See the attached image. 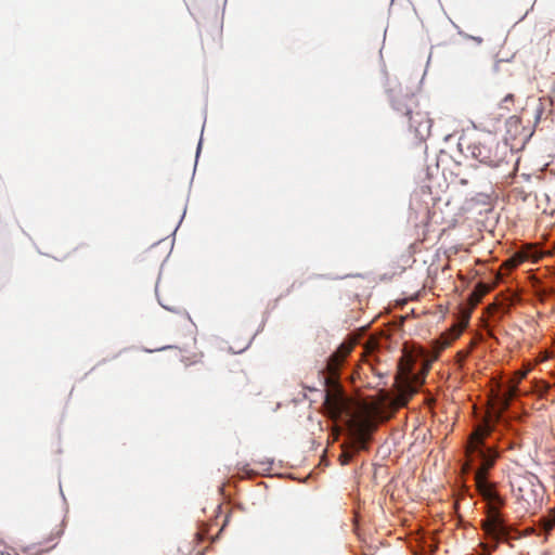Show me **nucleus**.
<instances>
[{"mask_svg": "<svg viewBox=\"0 0 555 555\" xmlns=\"http://www.w3.org/2000/svg\"><path fill=\"white\" fill-rule=\"evenodd\" d=\"M490 430L488 425L478 426L474 430L466 448V455L468 465L475 470L474 477L477 490L488 503V515L482 524V529L487 538L493 541L492 550H495L500 541H507L509 539L511 528L499 513L500 506L503 505V499L495 491L494 486L487 479V474L498 457V453L483 443V438Z\"/></svg>", "mask_w": 555, "mask_h": 555, "instance_id": "nucleus-1", "label": "nucleus"}, {"mask_svg": "<svg viewBox=\"0 0 555 555\" xmlns=\"http://www.w3.org/2000/svg\"><path fill=\"white\" fill-rule=\"evenodd\" d=\"M555 527V509L543 520V529L550 531Z\"/></svg>", "mask_w": 555, "mask_h": 555, "instance_id": "nucleus-8", "label": "nucleus"}, {"mask_svg": "<svg viewBox=\"0 0 555 555\" xmlns=\"http://www.w3.org/2000/svg\"><path fill=\"white\" fill-rule=\"evenodd\" d=\"M325 405L332 417H339L347 410L348 402L347 399L339 393H327L325 398Z\"/></svg>", "mask_w": 555, "mask_h": 555, "instance_id": "nucleus-4", "label": "nucleus"}, {"mask_svg": "<svg viewBox=\"0 0 555 555\" xmlns=\"http://www.w3.org/2000/svg\"><path fill=\"white\" fill-rule=\"evenodd\" d=\"M351 345L341 344L337 348V350L331 356L328 360V367L333 373H335L339 369L344 359L351 352Z\"/></svg>", "mask_w": 555, "mask_h": 555, "instance_id": "nucleus-6", "label": "nucleus"}, {"mask_svg": "<svg viewBox=\"0 0 555 555\" xmlns=\"http://www.w3.org/2000/svg\"><path fill=\"white\" fill-rule=\"evenodd\" d=\"M473 156L478 159L480 163L491 164L492 159L490 156V151L482 144H477L473 146Z\"/></svg>", "mask_w": 555, "mask_h": 555, "instance_id": "nucleus-7", "label": "nucleus"}, {"mask_svg": "<svg viewBox=\"0 0 555 555\" xmlns=\"http://www.w3.org/2000/svg\"><path fill=\"white\" fill-rule=\"evenodd\" d=\"M527 376V371L517 372L515 378L511 380L507 389L499 397L500 412L506 410L511 401L518 396V383Z\"/></svg>", "mask_w": 555, "mask_h": 555, "instance_id": "nucleus-2", "label": "nucleus"}, {"mask_svg": "<svg viewBox=\"0 0 555 555\" xmlns=\"http://www.w3.org/2000/svg\"><path fill=\"white\" fill-rule=\"evenodd\" d=\"M364 439L362 435L354 434L351 440L347 443L341 444V454L339 455V461L343 465H347L352 459L353 454L364 448Z\"/></svg>", "mask_w": 555, "mask_h": 555, "instance_id": "nucleus-3", "label": "nucleus"}, {"mask_svg": "<svg viewBox=\"0 0 555 555\" xmlns=\"http://www.w3.org/2000/svg\"><path fill=\"white\" fill-rule=\"evenodd\" d=\"M410 126L415 129L418 135L424 137L429 134L431 122L425 114L416 113L410 116Z\"/></svg>", "mask_w": 555, "mask_h": 555, "instance_id": "nucleus-5", "label": "nucleus"}, {"mask_svg": "<svg viewBox=\"0 0 555 555\" xmlns=\"http://www.w3.org/2000/svg\"><path fill=\"white\" fill-rule=\"evenodd\" d=\"M517 263H518V261H514V262H512V267H516V266H517Z\"/></svg>", "mask_w": 555, "mask_h": 555, "instance_id": "nucleus-9", "label": "nucleus"}]
</instances>
